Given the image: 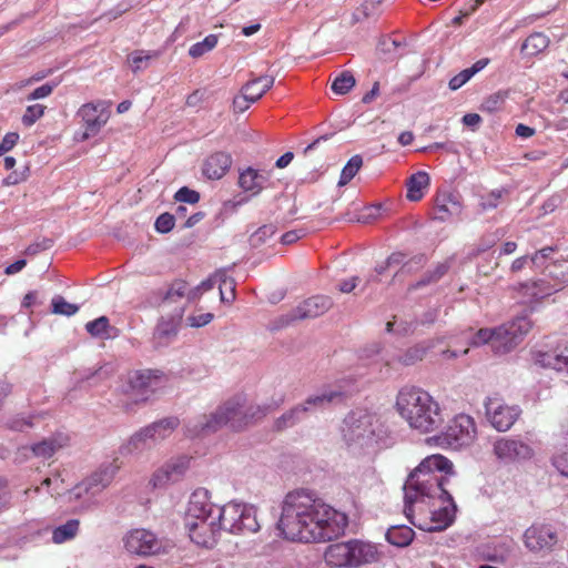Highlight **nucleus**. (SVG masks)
<instances>
[{"instance_id":"nucleus-7","label":"nucleus","mask_w":568,"mask_h":568,"mask_svg":"<svg viewBox=\"0 0 568 568\" xmlns=\"http://www.w3.org/2000/svg\"><path fill=\"white\" fill-rule=\"evenodd\" d=\"M219 520L223 530L233 535L255 534L261 529L257 509L248 504L227 503L221 507Z\"/></svg>"},{"instance_id":"nucleus-37","label":"nucleus","mask_w":568,"mask_h":568,"mask_svg":"<svg viewBox=\"0 0 568 568\" xmlns=\"http://www.w3.org/2000/svg\"><path fill=\"white\" fill-rule=\"evenodd\" d=\"M307 414L305 413V409L301 406V404H297L296 406L286 410L275 420V428L277 430H282L293 427L304 420Z\"/></svg>"},{"instance_id":"nucleus-53","label":"nucleus","mask_w":568,"mask_h":568,"mask_svg":"<svg viewBox=\"0 0 568 568\" xmlns=\"http://www.w3.org/2000/svg\"><path fill=\"white\" fill-rule=\"evenodd\" d=\"M174 199L181 203L195 204L200 200V194L194 190L183 186L175 193Z\"/></svg>"},{"instance_id":"nucleus-29","label":"nucleus","mask_w":568,"mask_h":568,"mask_svg":"<svg viewBox=\"0 0 568 568\" xmlns=\"http://www.w3.org/2000/svg\"><path fill=\"white\" fill-rule=\"evenodd\" d=\"M232 164V158L224 152H216L209 156L203 164V174L210 180H220L225 175Z\"/></svg>"},{"instance_id":"nucleus-59","label":"nucleus","mask_w":568,"mask_h":568,"mask_svg":"<svg viewBox=\"0 0 568 568\" xmlns=\"http://www.w3.org/2000/svg\"><path fill=\"white\" fill-rule=\"evenodd\" d=\"M505 101V95L500 92L489 95L483 103V110L488 112L497 111Z\"/></svg>"},{"instance_id":"nucleus-51","label":"nucleus","mask_w":568,"mask_h":568,"mask_svg":"<svg viewBox=\"0 0 568 568\" xmlns=\"http://www.w3.org/2000/svg\"><path fill=\"white\" fill-rule=\"evenodd\" d=\"M275 233V226L272 224L263 225L251 235V244L258 246L263 244L266 239L273 236Z\"/></svg>"},{"instance_id":"nucleus-57","label":"nucleus","mask_w":568,"mask_h":568,"mask_svg":"<svg viewBox=\"0 0 568 568\" xmlns=\"http://www.w3.org/2000/svg\"><path fill=\"white\" fill-rule=\"evenodd\" d=\"M473 78L471 72L468 69H464L458 74L449 80L448 87L450 90L456 91L467 83Z\"/></svg>"},{"instance_id":"nucleus-63","label":"nucleus","mask_w":568,"mask_h":568,"mask_svg":"<svg viewBox=\"0 0 568 568\" xmlns=\"http://www.w3.org/2000/svg\"><path fill=\"white\" fill-rule=\"evenodd\" d=\"M552 465L561 475L568 477V453L555 456L552 458Z\"/></svg>"},{"instance_id":"nucleus-30","label":"nucleus","mask_w":568,"mask_h":568,"mask_svg":"<svg viewBox=\"0 0 568 568\" xmlns=\"http://www.w3.org/2000/svg\"><path fill=\"white\" fill-rule=\"evenodd\" d=\"M343 394L339 390L323 389L317 394L310 395L301 406L305 409L308 415L314 414L318 410L325 409L329 404L341 400Z\"/></svg>"},{"instance_id":"nucleus-19","label":"nucleus","mask_w":568,"mask_h":568,"mask_svg":"<svg viewBox=\"0 0 568 568\" xmlns=\"http://www.w3.org/2000/svg\"><path fill=\"white\" fill-rule=\"evenodd\" d=\"M106 109L108 105L102 101L90 102L80 108L78 115L81 116L85 124V131L83 133L84 140L95 135L108 122L109 113Z\"/></svg>"},{"instance_id":"nucleus-42","label":"nucleus","mask_w":568,"mask_h":568,"mask_svg":"<svg viewBox=\"0 0 568 568\" xmlns=\"http://www.w3.org/2000/svg\"><path fill=\"white\" fill-rule=\"evenodd\" d=\"M433 344H417L409 347L404 354L397 357L398 362L405 366H410L422 361Z\"/></svg>"},{"instance_id":"nucleus-12","label":"nucleus","mask_w":568,"mask_h":568,"mask_svg":"<svg viewBox=\"0 0 568 568\" xmlns=\"http://www.w3.org/2000/svg\"><path fill=\"white\" fill-rule=\"evenodd\" d=\"M495 457L506 464L521 463L532 458V447L518 437H500L493 444Z\"/></svg>"},{"instance_id":"nucleus-45","label":"nucleus","mask_w":568,"mask_h":568,"mask_svg":"<svg viewBox=\"0 0 568 568\" xmlns=\"http://www.w3.org/2000/svg\"><path fill=\"white\" fill-rule=\"evenodd\" d=\"M362 165H363L362 156L358 154L353 155L342 170L338 185L339 186L346 185L357 174V172L362 168Z\"/></svg>"},{"instance_id":"nucleus-49","label":"nucleus","mask_w":568,"mask_h":568,"mask_svg":"<svg viewBox=\"0 0 568 568\" xmlns=\"http://www.w3.org/2000/svg\"><path fill=\"white\" fill-rule=\"evenodd\" d=\"M495 328H480L469 341V345L478 347L489 344L494 349Z\"/></svg>"},{"instance_id":"nucleus-27","label":"nucleus","mask_w":568,"mask_h":568,"mask_svg":"<svg viewBox=\"0 0 568 568\" xmlns=\"http://www.w3.org/2000/svg\"><path fill=\"white\" fill-rule=\"evenodd\" d=\"M348 542L353 568H358L362 565L371 564L377 560L378 552L373 544L358 539H351Z\"/></svg>"},{"instance_id":"nucleus-44","label":"nucleus","mask_w":568,"mask_h":568,"mask_svg":"<svg viewBox=\"0 0 568 568\" xmlns=\"http://www.w3.org/2000/svg\"><path fill=\"white\" fill-rule=\"evenodd\" d=\"M356 80L351 71L341 72L332 82V90L336 94L343 95L353 89Z\"/></svg>"},{"instance_id":"nucleus-16","label":"nucleus","mask_w":568,"mask_h":568,"mask_svg":"<svg viewBox=\"0 0 568 568\" xmlns=\"http://www.w3.org/2000/svg\"><path fill=\"white\" fill-rule=\"evenodd\" d=\"M485 408L489 423L498 432H507L520 415L517 406H509L497 398H489Z\"/></svg>"},{"instance_id":"nucleus-31","label":"nucleus","mask_w":568,"mask_h":568,"mask_svg":"<svg viewBox=\"0 0 568 568\" xmlns=\"http://www.w3.org/2000/svg\"><path fill=\"white\" fill-rule=\"evenodd\" d=\"M70 443V437L67 434L58 433L49 438L31 446L32 453L37 457L50 458L60 449L67 447Z\"/></svg>"},{"instance_id":"nucleus-10","label":"nucleus","mask_w":568,"mask_h":568,"mask_svg":"<svg viewBox=\"0 0 568 568\" xmlns=\"http://www.w3.org/2000/svg\"><path fill=\"white\" fill-rule=\"evenodd\" d=\"M545 274L552 281L551 285H546L544 281L535 282L531 285L525 284L523 287L530 290L529 295L534 298H542L552 292L560 291L568 285V261L558 260L546 265Z\"/></svg>"},{"instance_id":"nucleus-33","label":"nucleus","mask_w":568,"mask_h":568,"mask_svg":"<svg viewBox=\"0 0 568 568\" xmlns=\"http://www.w3.org/2000/svg\"><path fill=\"white\" fill-rule=\"evenodd\" d=\"M430 178L427 172L418 171L409 176L406 182L407 199L416 202L424 196V191L429 186Z\"/></svg>"},{"instance_id":"nucleus-3","label":"nucleus","mask_w":568,"mask_h":568,"mask_svg":"<svg viewBox=\"0 0 568 568\" xmlns=\"http://www.w3.org/2000/svg\"><path fill=\"white\" fill-rule=\"evenodd\" d=\"M453 463L442 455H430L409 474L404 485L405 507L422 501H432L448 493L445 488V474H453Z\"/></svg>"},{"instance_id":"nucleus-24","label":"nucleus","mask_w":568,"mask_h":568,"mask_svg":"<svg viewBox=\"0 0 568 568\" xmlns=\"http://www.w3.org/2000/svg\"><path fill=\"white\" fill-rule=\"evenodd\" d=\"M459 195L450 192H443L436 196L434 219L440 222L462 213Z\"/></svg>"},{"instance_id":"nucleus-61","label":"nucleus","mask_w":568,"mask_h":568,"mask_svg":"<svg viewBox=\"0 0 568 568\" xmlns=\"http://www.w3.org/2000/svg\"><path fill=\"white\" fill-rule=\"evenodd\" d=\"M8 426L12 430L22 432L26 427H32L31 417H14L8 422Z\"/></svg>"},{"instance_id":"nucleus-46","label":"nucleus","mask_w":568,"mask_h":568,"mask_svg":"<svg viewBox=\"0 0 568 568\" xmlns=\"http://www.w3.org/2000/svg\"><path fill=\"white\" fill-rule=\"evenodd\" d=\"M217 44V36L216 34H209L204 38L203 41L196 42L192 44L189 49V54L192 58H201L206 52L212 51Z\"/></svg>"},{"instance_id":"nucleus-13","label":"nucleus","mask_w":568,"mask_h":568,"mask_svg":"<svg viewBox=\"0 0 568 568\" xmlns=\"http://www.w3.org/2000/svg\"><path fill=\"white\" fill-rule=\"evenodd\" d=\"M128 552L140 557L155 556L163 551L162 541L150 530L133 529L123 538Z\"/></svg>"},{"instance_id":"nucleus-6","label":"nucleus","mask_w":568,"mask_h":568,"mask_svg":"<svg viewBox=\"0 0 568 568\" xmlns=\"http://www.w3.org/2000/svg\"><path fill=\"white\" fill-rule=\"evenodd\" d=\"M456 505L449 493L432 501H422L404 507L408 520L425 531H440L450 526L455 518Z\"/></svg>"},{"instance_id":"nucleus-40","label":"nucleus","mask_w":568,"mask_h":568,"mask_svg":"<svg viewBox=\"0 0 568 568\" xmlns=\"http://www.w3.org/2000/svg\"><path fill=\"white\" fill-rule=\"evenodd\" d=\"M184 307L180 310L176 317L171 320H161L155 328L154 335L160 339H170L178 334V321L182 318Z\"/></svg>"},{"instance_id":"nucleus-22","label":"nucleus","mask_w":568,"mask_h":568,"mask_svg":"<svg viewBox=\"0 0 568 568\" xmlns=\"http://www.w3.org/2000/svg\"><path fill=\"white\" fill-rule=\"evenodd\" d=\"M190 462L189 457L181 456L164 464L152 477L154 487L165 486L182 479L190 467Z\"/></svg>"},{"instance_id":"nucleus-41","label":"nucleus","mask_w":568,"mask_h":568,"mask_svg":"<svg viewBox=\"0 0 568 568\" xmlns=\"http://www.w3.org/2000/svg\"><path fill=\"white\" fill-rule=\"evenodd\" d=\"M159 57L158 52H145L136 50L129 54L128 62L134 73L144 70L149 67L150 62Z\"/></svg>"},{"instance_id":"nucleus-11","label":"nucleus","mask_w":568,"mask_h":568,"mask_svg":"<svg viewBox=\"0 0 568 568\" xmlns=\"http://www.w3.org/2000/svg\"><path fill=\"white\" fill-rule=\"evenodd\" d=\"M119 466L114 463L102 465L91 476L83 479L80 484L74 486L70 494L74 499H80L85 496L93 497L105 489L113 480Z\"/></svg>"},{"instance_id":"nucleus-1","label":"nucleus","mask_w":568,"mask_h":568,"mask_svg":"<svg viewBox=\"0 0 568 568\" xmlns=\"http://www.w3.org/2000/svg\"><path fill=\"white\" fill-rule=\"evenodd\" d=\"M348 520L307 489L288 493L282 503L277 523L281 535L292 541L323 542L344 534Z\"/></svg>"},{"instance_id":"nucleus-48","label":"nucleus","mask_w":568,"mask_h":568,"mask_svg":"<svg viewBox=\"0 0 568 568\" xmlns=\"http://www.w3.org/2000/svg\"><path fill=\"white\" fill-rule=\"evenodd\" d=\"M52 313L57 315L72 316L79 312V306L67 302L61 295L51 300Z\"/></svg>"},{"instance_id":"nucleus-28","label":"nucleus","mask_w":568,"mask_h":568,"mask_svg":"<svg viewBox=\"0 0 568 568\" xmlns=\"http://www.w3.org/2000/svg\"><path fill=\"white\" fill-rule=\"evenodd\" d=\"M349 542L329 545L324 552L325 562L332 568H353Z\"/></svg>"},{"instance_id":"nucleus-32","label":"nucleus","mask_w":568,"mask_h":568,"mask_svg":"<svg viewBox=\"0 0 568 568\" xmlns=\"http://www.w3.org/2000/svg\"><path fill=\"white\" fill-rule=\"evenodd\" d=\"M216 282H220L221 301H233L235 297L234 282L232 278H229L223 272H216L213 276L202 281L201 284L196 286V291H210L214 287Z\"/></svg>"},{"instance_id":"nucleus-47","label":"nucleus","mask_w":568,"mask_h":568,"mask_svg":"<svg viewBox=\"0 0 568 568\" xmlns=\"http://www.w3.org/2000/svg\"><path fill=\"white\" fill-rule=\"evenodd\" d=\"M448 271V265L446 263H439L433 271L427 272L418 282L409 286V290H417L422 286L428 285L430 283L437 282L442 278Z\"/></svg>"},{"instance_id":"nucleus-26","label":"nucleus","mask_w":568,"mask_h":568,"mask_svg":"<svg viewBox=\"0 0 568 568\" xmlns=\"http://www.w3.org/2000/svg\"><path fill=\"white\" fill-rule=\"evenodd\" d=\"M178 426L179 419L176 417H166L152 423L151 425L142 428V430L153 448L168 438Z\"/></svg>"},{"instance_id":"nucleus-4","label":"nucleus","mask_w":568,"mask_h":568,"mask_svg":"<svg viewBox=\"0 0 568 568\" xmlns=\"http://www.w3.org/2000/svg\"><path fill=\"white\" fill-rule=\"evenodd\" d=\"M395 407L408 426L420 434L436 430L444 420L439 404L428 392L416 386L402 387Z\"/></svg>"},{"instance_id":"nucleus-34","label":"nucleus","mask_w":568,"mask_h":568,"mask_svg":"<svg viewBox=\"0 0 568 568\" xmlns=\"http://www.w3.org/2000/svg\"><path fill=\"white\" fill-rule=\"evenodd\" d=\"M414 530L406 526H393L386 531V539L389 544L397 547H406L408 546L414 538Z\"/></svg>"},{"instance_id":"nucleus-39","label":"nucleus","mask_w":568,"mask_h":568,"mask_svg":"<svg viewBox=\"0 0 568 568\" xmlns=\"http://www.w3.org/2000/svg\"><path fill=\"white\" fill-rule=\"evenodd\" d=\"M549 42V38L546 34L535 32L524 41L521 52L527 55H537L548 48Z\"/></svg>"},{"instance_id":"nucleus-8","label":"nucleus","mask_w":568,"mask_h":568,"mask_svg":"<svg viewBox=\"0 0 568 568\" xmlns=\"http://www.w3.org/2000/svg\"><path fill=\"white\" fill-rule=\"evenodd\" d=\"M477 436L473 417L466 414L456 415L449 420L446 429L436 439L440 446L455 450L470 446Z\"/></svg>"},{"instance_id":"nucleus-50","label":"nucleus","mask_w":568,"mask_h":568,"mask_svg":"<svg viewBox=\"0 0 568 568\" xmlns=\"http://www.w3.org/2000/svg\"><path fill=\"white\" fill-rule=\"evenodd\" d=\"M44 109L42 104L29 105L22 116V123L26 126L33 125L43 115Z\"/></svg>"},{"instance_id":"nucleus-36","label":"nucleus","mask_w":568,"mask_h":568,"mask_svg":"<svg viewBox=\"0 0 568 568\" xmlns=\"http://www.w3.org/2000/svg\"><path fill=\"white\" fill-rule=\"evenodd\" d=\"M87 332L95 338L109 339L114 336V327L110 325L106 316H100L94 321H90L85 324Z\"/></svg>"},{"instance_id":"nucleus-52","label":"nucleus","mask_w":568,"mask_h":568,"mask_svg":"<svg viewBox=\"0 0 568 568\" xmlns=\"http://www.w3.org/2000/svg\"><path fill=\"white\" fill-rule=\"evenodd\" d=\"M174 222L175 215L163 213L156 219L154 226L159 233L165 234L174 227Z\"/></svg>"},{"instance_id":"nucleus-56","label":"nucleus","mask_w":568,"mask_h":568,"mask_svg":"<svg viewBox=\"0 0 568 568\" xmlns=\"http://www.w3.org/2000/svg\"><path fill=\"white\" fill-rule=\"evenodd\" d=\"M212 313H201L199 315H190L186 317V325L190 327H202L209 324L213 320Z\"/></svg>"},{"instance_id":"nucleus-20","label":"nucleus","mask_w":568,"mask_h":568,"mask_svg":"<svg viewBox=\"0 0 568 568\" xmlns=\"http://www.w3.org/2000/svg\"><path fill=\"white\" fill-rule=\"evenodd\" d=\"M219 511H221V507L211 503L209 491L204 488H199L190 497L185 520L204 518L219 520Z\"/></svg>"},{"instance_id":"nucleus-38","label":"nucleus","mask_w":568,"mask_h":568,"mask_svg":"<svg viewBox=\"0 0 568 568\" xmlns=\"http://www.w3.org/2000/svg\"><path fill=\"white\" fill-rule=\"evenodd\" d=\"M150 449H152V447L144 436L143 430L140 429L130 437L128 443L120 448V452L122 455H139Z\"/></svg>"},{"instance_id":"nucleus-9","label":"nucleus","mask_w":568,"mask_h":568,"mask_svg":"<svg viewBox=\"0 0 568 568\" xmlns=\"http://www.w3.org/2000/svg\"><path fill=\"white\" fill-rule=\"evenodd\" d=\"M531 322L526 316L517 317L495 327L494 352L505 354L514 349L530 331Z\"/></svg>"},{"instance_id":"nucleus-14","label":"nucleus","mask_w":568,"mask_h":568,"mask_svg":"<svg viewBox=\"0 0 568 568\" xmlns=\"http://www.w3.org/2000/svg\"><path fill=\"white\" fill-rule=\"evenodd\" d=\"M161 377L162 373L159 371L140 369L131 372L128 375L125 393L136 397V402H144L149 394L158 388Z\"/></svg>"},{"instance_id":"nucleus-60","label":"nucleus","mask_w":568,"mask_h":568,"mask_svg":"<svg viewBox=\"0 0 568 568\" xmlns=\"http://www.w3.org/2000/svg\"><path fill=\"white\" fill-rule=\"evenodd\" d=\"M19 134L16 132H9L4 135L0 143V156L10 151L18 142Z\"/></svg>"},{"instance_id":"nucleus-2","label":"nucleus","mask_w":568,"mask_h":568,"mask_svg":"<svg viewBox=\"0 0 568 568\" xmlns=\"http://www.w3.org/2000/svg\"><path fill=\"white\" fill-rule=\"evenodd\" d=\"M284 402V394H280L276 399L263 405L248 403L246 395L237 394L227 399L214 413L190 420L187 432L192 436H197L203 433L216 432L223 426L240 430L280 407Z\"/></svg>"},{"instance_id":"nucleus-25","label":"nucleus","mask_w":568,"mask_h":568,"mask_svg":"<svg viewBox=\"0 0 568 568\" xmlns=\"http://www.w3.org/2000/svg\"><path fill=\"white\" fill-rule=\"evenodd\" d=\"M272 171L246 168L240 173L239 186L253 195L258 194L268 182Z\"/></svg>"},{"instance_id":"nucleus-18","label":"nucleus","mask_w":568,"mask_h":568,"mask_svg":"<svg viewBox=\"0 0 568 568\" xmlns=\"http://www.w3.org/2000/svg\"><path fill=\"white\" fill-rule=\"evenodd\" d=\"M275 75L272 73L260 75L248 81L242 88V95L234 98V109L239 112L247 110L251 103L256 102L268 89L273 87Z\"/></svg>"},{"instance_id":"nucleus-64","label":"nucleus","mask_w":568,"mask_h":568,"mask_svg":"<svg viewBox=\"0 0 568 568\" xmlns=\"http://www.w3.org/2000/svg\"><path fill=\"white\" fill-rule=\"evenodd\" d=\"M304 236V233L302 230H293L284 233L281 237V242L284 245H290L295 243L297 240Z\"/></svg>"},{"instance_id":"nucleus-58","label":"nucleus","mask_w":568,"mask_h":568,"mask_svg":"<svg viewBox=\"0 0 568 568\" xmlns=\"http://www.w3.org/2000/svg\"><path fill=\"white\" fill-rule=\"evenodd\" d=\"M58 83H45L33 90L27 98L28 101L39 100L49 97Z\"/></svg>"},{"instance_id":"nucleus-55","label":"nucleus","mask_w":568,"mask_h":568,"mask_svg":"<svg viewBox=\"0 0 568 568\" xmlns=\"http://www.w3.org/2000/svg\"><path fill=\"white\" fill-rule=\"evenodd\" d=\"M424 262H425L424 255L415 256V257L410 258L409 261L405 262L402 265L399 272H397L395 276H397L398 274H410V273L417 271L418 268H420L423 266Z\"/></svg>"},{"instance_id":"nucleus-62","label":"nucleus","mask_w":568,"mask_h":568,"mask_svg":"<svg viewBox=\"0 0 568 568\" xmlns=\"http://www.w3.org/2000/svg\"><path fill=\"white\" fill-rule=\"evenodd\" d=\"M554 251L555 248L552 246L544 247L530 257V262L536 266H541L544 261L548 258L554 253Z\"/></svg>"},{"instance_id":"nucleus-21","label":"nucleus","mask_w":568,"mask_h":568,"mask_svg":"<svg viewBox=\"0 0 568 568\" xmlns=\"http://www.w3.org/2000/svg\"><path fill=\"white\" fill-rule=\"evenodd\" d=\"M524 542L530 551H549L557 542V536L549 526L532 525L526 529Z\"/></svg>"},{"instance_id":"nucleus-15","label":"nucleus","mask_w":568,"mask_h":568,"mask_svg":"<svg viewBox=\"0 0 568 568\" xmlns=\"http://www.w3.org/2000/svg\"><path fill=\"white\" fill-rule=\"evenodd\" d=\"M333 306L331 297L325 295L312 296L300 303L291 313L284 315L281 321L284 325L296 320H310L325 314Z\"/></svg>"},{"instance_id":"nucleus-54","label":"nucleus","mask_w":568,"mask_h":568,"mask_svg":"<svg viewBox=\"0 0 568 568\" xmlns=\"http://www.w3.org/2000/svg\"><path fill=\"white\" fill-rule=\"evenodd\" d=\"M414 324L410 323V322H406V321H389L387 322L386 324V331L388 333H392V332H396L398 334H403V335H406L410 332H413L414 329Z\"/></svg>"},{"instance_id":"nucleus-35","label":"nucleus","mask_w":568,"mask_h":568,"mask_svg":"<svg viewBox=\"0 0 568 568\" xmlns=\"http://www.w3.org/2000/svg\"><path fill=\"white\" fill-rule=\"evenodd\" d=\"M80 520L69 519L65 524L52 530V541L57 545L74 539L79 532Z\"/></svg>"},{"instance_id":"nucleus-5","label":"nucleus","mask_w":568,"mask_h":568,"mask_svg":"<svg viewBox=\"0 0 568 568\" xmlns=\"http://www.w3.org/2000/svg\"><path fill=\"white\" fill-rule=\"evenodd\" d=\"M343 439L354 452L374 449L387 438V428L382 418L365 409L351 412L344 419Z\"/></svg>"},{"instance_id":"nucleus-43","label":"nucleus","mask_w":568,"mask_h":568,"mask_svg":"<svg viewBox=\"0 0 568 568\" xmlns=\"http://www.w3.org/2000/svg\"><path fill=\"white\" fill-rule=\"evenodd\" d=\"M187 284L182 280L174 281L169 288L163 293L161 304L170 305L176 303L179 300L184 297L186 293Z\"/></svg>"},{"instance_id":"nucleus-17","label":"nucleus","mask_w":568,"mask_h":568,"mask_svg":"<svg viewBox=\"0 0 568 568\" xmlns=\"http://www.w3.org/2000/svg\"><path fill=\"white\" fill-rule=\"evenodd\" d=\"M185 528L191 540L205 548H212L216 544L217 535L223 530L221 521L213 518L185 520Z\"/></svg>"},{"instance_id":"nucleus-23","label":"nucleus","mask_w":568,"mask_h":568,"mask_svg":"<svg viewBox=\"0 0 568 568\" xmlns=\"http://www.w3.org/2000/svg\"><path fill=\"white\" fill-rule=\"evenodd\" d=\"M534 359L541 367L568 373V344L548 352H536Z\"/></svg>"}]
</instances>
